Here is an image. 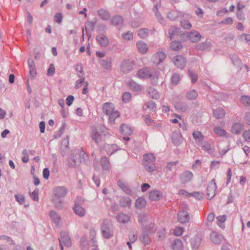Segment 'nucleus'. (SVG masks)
<instances>
[{
	"label": "nucleus",
	"instance_id": "1",
	"mask_svg": "<svg viewBox=\"0 0 250 250\" xmlns=\"http://www.w3.org/2000/svg\"><path fill=\"white\" fill-rule=\"evenodd\" d=\"M53 193L55 197L54 204L55 207L61 209L63 207V202L60 200L64 198L68 193L67 188L64 186L55 187L53 189Z\"/></svg>",
	"mask_w": 250,
	"mask_h": 250
},
{
	"label": "nucleus",
	"instance_id": "2",
	"mask_svg": "<svg viewBox=\"0 0 250 250\" xmlns=\"http://www.w3.org/2000/svg\"><path fill=\"white\" fill-rule=\"evenodd\" d=\"M156 157L152 153L146 154L143 155V165L145 169L149 173H152L156 170L155 165Z\"/></svg>",
	"mask_w": 250,
	"mask_h": 250
},
{
	"label": "nucleus",
	"instance_id": "3",
	"mask_svg": "<svg viewBox=\"0 0 250 250\" xmlns=\"http://www.w3.org/2000/svg\"><path fill=\"white\" fill-rule=\"evenodd\" d=\"M155 70L153 69H149L147 67H144L140 69L137 73V75L139 77L141 78H148L151 77L157 76L155 72L153 75Z\"/></svg>",
	"mask_w": 250,
	"mask_h": 250
},
{
	"label": "nucleus",
	"instance_id": "4",
	"mask_svg": "<svg viewBox=\"0 0 250 250\" xmlns=\"http://www.w3.org/2000/svg\"><path fill=\"white\" fill-rule=\"evenodd\" d=\"M216 188L215 180L213 179L207 186V196L208 199L211 200L216 195Z\"/></svg>",
	"mask_w": 250,
	"mask_h": 250
},
{
	"label": "nucleus",
	"instance_id": "5",
	"mask_svg": "<svg viewBox=\"0 0 250 250\" xmlns=\"http://www.w3.org/2000/svg\"><path fill=\"white\" fill-rule=\"evenodd\" d=\"M167 18L170 20L174 21L178 18L190 19L191 16L189 14H185L178 11H171L168 13Z\"/></svg>",
	"mask_w": 250,
	"mask_h": 250
},
{
	"label": "nucleus",
	"instance_id": "6",
	"mask_svg": "<svg viewBox=\"0 0 250 250\" xmlns=\"http://www.w3.org/2000/svg\"><path fill=\"white\" fill-rule=\"evenodd\" d=\"M173 62L177 68L183 69L186 66L187 60L183 56L177 55L173 57Z\"/></svg>",
	"mask_w": 250,
	"mask_h": 250
},
{
	"label": "nucleus",
	"instance_id": "7",
	"mask_svg": "<svg viewBox=\"0 0 250 250\" xmlns=\"http://www.w3.org/2000/svg\"><path fill=\"white\" fill-rule=\"evenodd\" d=\"M166 56V54L164 52H158L153 55L151 60L154 64H158L165 60Z\"/></svg>",
	"mask_w": 250,
	"mask_h": 250
},
{
	"label": "nucleus",
	"instance_id": "8",
	"mask_svg": "<svg viewBox=\"0 0 250 250\" xmlns=\"http://www.w3.org/2000/svg\"><path fill=\"white\" fill-rule=\"evenodd\" d=\"M59 242L63 243L66 247H70L71 246V240L68 233L65 231H62L60 233V238H59Z\"/></svg>",
	"mask_w": 250,
	"mask_h": 250
},
{
	"label": "nucleus",
	"instance_id": "9",
	"mask_svg": "<svg viewBox=\"0 0 250 250\" xmlns=\"http://www.w3.org/2000/svg\"><path fill=\"white\" fill-rule=\"evenodd\" d=\"M103 236L106 239L110 238L113 236V232L110 230L109 225L104 222L101 228Z\"/></svg>",
	"mask_w": 250,
	"mask_h": 250
},
{
	"label": "nucleus",
	"instance_id": "10",
	"mask_svg": "<svg viewBox=\"0 0 250 250\" xmlns=\"http://www.w3.org/2000/svg\"><path fill=\"white\" fill-rule=\"evenodd\" d=\"M177 218L180 223L185 224L189 222L190 217L187 211L181 210L177 214Z\"/></svg>",
	"mask_w": 250,
	"mask_h": 250
},
{
	"label": "nucleus",
	"instance_id": "11",
	"mask_svg": "<svg viewBox=\"0 0 250 250\" xmlns=\"http://www.w3.org/2000/svg\"><path fill=\"white\" fill-rule=\"evenodd\" d=\"M171 139L173 143L176 146L180 145L183 142V137L179 131H175L173 132Z\"/></svg>",
	"mask_w": 250,
	"mask_h": 250
},
{
	"label": "nucleus",
	"instance_id": "12",
	"mask_svg": "<svg viewBox=\"0 0 250 250\" xmlns=\"http://www.w3.org/2000/svg\"><path fill=\"white\" fill-rule=\"evenodd\" d=\"M96 40L102 47H106L109 44L108 38L104 34H99L96 36Z\"/></svg>",
	"mask_w": 250,
	"mask_h": 250
},
{
	"label": "nucleus",
	"instance_id": "13",
	"mask_svg": "<svg viewBox=\"0 0 250 250\" xmlns=\"http://www.w3.org/2000/svg\"><path fill=\"white\" fill-rule=\"evenodd\" d=\"M193 177V173L189 171H186L181 173L180 178L182 183H187L191 181Z\"/></svg>",
	"mask_w": 250,
	"mask_h": 250
},
{
	"label": "nucleus",
	"instance_id": "14",
	"mask_svg": "<svg viewBox=\"0 0 250 250\" xmlns=\"http://www.w3.org/2000/svg\"><path fill=\"white\" fill-rule=\"evenodd\" d=\"M121 69L124 73H127L132 70L133 67L129 61L125 60L121 64Z\"/></svg>",
	"mask_w": 250,
	"mask_h": 250
},
{
	"label": "nucleus",
	"instance_id": "15",
	"mask_svg": "<svg viewBox=\"0 0 250 250\" xmlns=\"http://www.w3.org/2000/svg\"><path fill=\"white\" fill-rule=\"evenodd\" d=\"M73 210L74 212L80 217H83L85 214V210L80 205L79 202L76 201L73 207Z\"/></svg>",
	"mask_w": 250,
	"mask_h": 250
},
{
	"label": "nucleus",
	"instance_id": "16",
	"mask_svg": "<svg viewBox=\"0 0 250 250\" xmlns=\"http://www.w3.org/2000/svg\"><path fill=\"white\" fill-rule=\"evenodd\" d=\"M244 125L239 123H234L231 127V131L232 133L238 135L241 133L244 129Z\"/></svg>",
	"mask_w": 250,
	"mask_h": 250
},
{
	"label": "nucleus",
	"instance_id": "17",
	"mask_svg": "<svg viewBox=\"0 0 250 250\" xmlns=\"http://www.w3.org/2000/svg\"><path fill=\"white\" fill-rule=\"evenodd\" d=\"M118 186L127 194L131 195L132 191L129 187L128 184L122 181H118Z\"/></svg>",
	"mask_w": 250,
	"mask_h": 250
},
{
	"label": "nucleus",
	"instance_id": "18",
	"mask_svg": "<svg viewBox=\"0 0 250 250\" xmlns=\"http://www.w3.org/2000/svg\"><path fill=\"white\" fill-rule=\"evenodd\" d=\"M116 219L120 223L125 224L130 221V217L123 212H121L117 215Z\"/></svg>",
	"mask_w": 250,
	"mask_h": 250
},
{
	"label": "nucleus",
	"instance_id": "19",
	"mask_svg": "<svg viewBox=\"0 0 250 250\" xmlns=\"http://www.w3.org/2000/svg\"><path fill=\"white\" fill-rule=\"evenodd\" d=\"M188 38L191 42H196L201 40V35L199 32L197 31H193L189 33Z\"/></svg>",
	"mask_w": 250,
	"mask_h": 250
},
{
	"label": "nucleus",
	"instance_id": "20",
	"mask_svg": "<svg viewBox=\"0 0 250 250\" xmlns=\"http://www.w3.org/2000/svg\"><path fill=\"white\" fill-rule=\"evenodd\" d=\"M210 240L211 242L216 244H219L221 243L222 236L216 232L213 231L210 235Z\"/></svg>",
	"mask_w": 250,
	"mask_h": 250
},
{
	"label": "nucleus",
	"instance_id": "21",
	"mask_svg": "<svg viewBox=\"0 0 250 250\" xmlns=\"http://www.w3.org/2000/svg\"><path fill=\"white\" fill-rule=\"evenodd\" d=\"M101 65L106 70H110L111 68L112 59L110 57L105 59H101L99 61Z\"/></svg>",
	"mask_w": 250,
	"mask_h": 250
},
{
	"label": "nucleus",
	"instance_id": "22",
	"mask_svg": "<svg viewBox=\"0 0 250 250\" xmlns=\"http://www.w3.org/2000/svg\"><path fill=\"white\" fill-rule=\"evenodd\" d=\"M91 138L96 144L100 143L102 141V138L100 134L98 132L97 128L93 127L92 128Z\"/></svg>",
	"mask_w": 250,
	"mask_h": 250
},
{
	"label": "nucleus",
	"instance_id": "23",
	"mask_svg": "<svg viewBox=\"0 0 250 250\" xmlns=\"http://www.w3.org/2000/svg\"><path fill=\"white\" fill-rule=\"evenodd\" d=\"M202 239L200 236H196L191 240V246L193 250H197L201 244Z\"/></svg>",
	"mask_w": 250,
	"mask_h": 250
},
{
	"label": "nucleus",
	"instance_id": "24",
	"mask_svg": "<svg viewBox=\"0 0 250 250\" xmlns=\"http://www.w3.org/2000/svg\"><path fill=\"white\" fill-rule=\"evenodd\" d=\"M28 66L29 69V72L31 76L34 77L36 76V69L33 60L31 59H29L27 62Z\"/></svg>",
	"mask_w": 250,
	"mask_h": 250
},
{
	"label": "nucleus",
	"instance_id": "25",
	"mask_svg": "<svg viewBox=\"0 0 250 250\" xmlns=\"http://www.w3.org/2000/svg\"><path fill=\"white\" fill-rule=\"evenodd\" d=\"M101 165L104 170H108L110 167V164L108 158L106 156H103L101 159Z\"/></svg>",
	"mask_w": 250,
	"mask_h": 250
},
{
	"label": "nucleus",
	"instance_id": "26",
	"mask_svg": "<svg viewBox=\"0 0 250 250\" xmlns=\"http://www.w3.org/2000/svg\"><path fill=\"white\" fill-rule=\"evenodd\" d=\"M127 85L130 89L135 91H140L142 90L141 85L133 80H129L127 82Z\"/></svg>",
	"mask_w": 250,
	"mask_h": 250
},
{
	"label": "nucleus",
	"instance_id": "27",
	"mask_svg": "<svg viewBox=\"0 0 250 250\" xmlns=\"http://www.w3.org/2000/svg\"><path fill=\"white\" fill-rule=\"evenodd\" d=\"M136 45L139 51L141 53H146L148 50L147 44L143 41L137 42Z\"/></svg>",
	"mask_w": 250,
	"mask_h": 250
},
{
	"label": "nucleus",
	"instance_id": "28",
	"mask_svg": "<svg viewBox=\"0 0 250 250\" xmlns=\"http://www.w3.org/2000/svg\"><path fill=\"white\" fill-rule=\"evenodd\" d=\"M99 16L103 20L107 21L110 18L109 13L104 9H100L98 11Z\"/></svg>",
	"mask_w": 250,
	"mask_h": 250
},
{
	"label": "nucleus",
	"instance_id": "29",
	"mask_svg": "<svg viewBox=\"0 0 250 250\" xmlns=\"http://www.w3.org/2000/svg\"><path fill=\"white\" fill-rule=\"evenodd\" d=\"M213 115L216 119H222L226 114L225 111L221 108H217L213 110Z\"/></svg>",
	"mask_w": 250,
	"mask_h": 250
},
{
	"label": "nucleus",
	"instance_id": "30",
	"mask_svg": "<svg viewBox=\"0 0 250 250\" xmlns=\"http://www.w3.org/2000/svg\"><path fill=\"white\" fill-rule=\"evenodd\" d=\"M120 205L124 208H130L132 204L131 200L128 197H123L120 201Z\"/></svg>",
	"mask_w": 250,
	"mask_h": 250
},
{
	"label": "nucleus",
	"instance_id": "31",
	"mask_svg": "<svg viewBox=\"0 0 250 250\" xmlns=\"http://www.w3.org/2000/svg\"><path fill=\"white\" fill-rule=\"evenodd\" d=\"M162 196V193L158 190H153L149 193V198L151 200H159Z\"/></svg>",
	"mask_w": 250,
	"mask_h": 250
},
{
	"label": "nucleus",
	"instance_id": "32",
	"mask_svg": "<svg viewBox=\"0 0 250 250\" xmlns=\"http://www.w3.org/2000/svg\"><path fill=\"white\" fill-rule=\"evenodd\" d=\"M105 148L107 153L110 155L120 149L119 147L115 144L107 145L105 146Z\"/></svg>",
	"mask_w": 250,
	"mask_h": 250
},
{
	"label": "nucleus",
	"instance_id": "33",
	"mask_svg": "<svg viewBox=\"0 0 250 250\" xmlns=\"http://www.w3.org/2000/svg\"><path fill=\"white\" fill-rule=\"evenodd\" d=\"M172 248L173 250H183V245L182 242L178 239L175 240L172 244Z\"/></svg>",
	"mask_w": 250,
	"mask_h": 250
},
{
	"label": "nucleus",
	"instance_id": "34",
	"mask_svg": "<svg viewBox=\"0 0 250 250\" xmlns=\"http://www.w3.org/2000/svg\"><path fill=\"white\" fill-rule=\"evenodd\" d=\"M120 131L123 134L125 135H129L132 133L131 127L127 125H122Z\"/></svg>",
	"mask_w": 250,
	"mask_h": 250
},
{
	"label": "nucleus",
	"instance_id": "35",
	"mask_svg": "<svg viewBox=\"0 0 250 250\" xmlns=\"http://www.w3.org/2000/svg\"><path fill=\"white\" fill-rule=\"evenodd\" d=\"M146 202L145 199L142 197L138 198L135 203V207L138 209H141L145 207Z\"/></svg>",
	"mask_w": 250,
	"mask_h": 250
},
{
	"label": "nucleus",
	"instance_id": "36",
	"mask_svg": "<svg viewBox=\"0 0 250 250\" xmlns=\"http://www.w3.org/2000/svg\"><path fill=\"white\" fill-rule=\"evenodd\" d=\"M200 146L205 151H207L208 153L211 154L213 153V151L211 149L210 144L208 142L204 141V140L202 143H200Z\"/></svg>",
	"mask_w": 250,
	"mask_h": 250
},
{
	"label": "nucleus",
	"instance_id": "37",
	"mask_svg": "<svg viewBox=\"0 0 250 250\" xmlns=\"http://www.w3.org/2000/svg\"><path fill=\"white\" fill-rule=\"evenodd\" d=\"M143 108L145 110L149 109L152 110H155L156 108V105L155 102L150 101L149 102H146L143 106Z\"/></svg>",
	"mask_w": 250,
	"mask_h": 250
},
{
	"label": "nucleus",
	"instance_id": "38",
	"mask_svg": "<svg viewBox=\"0 0 250 250\" xmlns=\"http://www.w3.org/2000/svg\"><path fill=\"white\" fill-rule=\"evenodd\" d=\"M182 20L180 21L181 26L185 29H190L192 27V24L189 22L188 18H181Z\"/></svg>",
	"mask_w": 250,
	"mask_h": 250
},
{
	"label": "nucleus",
	"instance_id": "39",
	"mask_svg": "<svg viewBox=\"0 0 250 250\" xmlns=\"http://www.w3.org/2000/svg\"><path fill=\"white\" fill-rule=\"evenodd\" d=\"M113 110H114L113 105L111 104L108 103L104 104L103 105V111L105 114L108 115Z\"/></svg>",
	"mask_w": 250,
	"mask_h": 250
},
{
	"label": "nucleus",
	"instance_id": "40",
	"mask_svg": "<svg viewBox=\"0 0 250 250\" xmlns=\"http://www.w3.org/2000/svg\"><path fill=\"white\" fill-rule=\"evenodd\" d=\"M198 96V94L197 91L194 89H192L187 93L186 98L189 100H192L196 99Z\"/></svg>",
	"mask_w": 250,
	"mask_h": 250
},
{
	"label": "nucleus",
	"instance_id": "41",
	"mask_svg": "<svg viewBox=\"0 0 250 250\" xmlns=\"http://www.w3.org/2000/svg\"><path fill=\"white\" fill-rule=\"evenodd\" d=\"M193 137L197 144H199L200 143H202L204 140L203 135L199 131H195L193 132Z\"/></svg>",
	"mask_w": 250,
	"mask_h": 250
},
{
	"label": "nucleus",
	"instance_id": "42",
	"mask_svg": "<svg viewBox=\"0 0 250 250\" xmlns=\"http://www.w3.org/2000/svg\"><path fill=\"white\" fill-rule=\"evenodd\" d=\"M50 216L55 223L57 225L59 224L61 220V217L55 211L52 210L50 212Z\"/></svg>",
	"mask_w": 250,
	"mask_h": 250
},
{
	"label": "nucleus",
	"instance_id": "43",
	"mask_svg": "<svg viewBox=\"0 0 250 250\" xmlns=\"http://www.w3.org/2000/svg\"><path fill=\"white\" fill-rule=\"evenodd\" d=\"M148 219V216L145 213H140L138 215V221L143 226L146 225Z\"/></svg>",
	"mask_w": 250,
	"mask_h": 250
},
{
	"label": "nucleus",
	"instance_id": "44",
	"mask_svg": "<svg viewBox=\"0 0 250 250\" xmlns=\"http://www.w3.org/2000/svg\"><path fill=\"white\" fill-rule=\"evenodd\" d=\"M148 94L149 96L152 99H157L160 97L159 92L152 88H149L148 89Z\"/></svg>",
	"mask_w": 250,
	"mask_h": 250
},
{
	"label": "nucleus",
	"instance_id": "45",
	"mask_svg": "<svg viewBox=\"0 0 250 250\" xmlns=\"http://www.w3.org/2000/svg\"><path fill=\"white\" fill-rule=\"evenodd\" d=\"M123 18L120 16H115L111 20V22L114 25H120L123 23Z\"/></svg>",
	"mask_w": 250,
	"mask_h": 250
},
{
	"label": "nucleus",
	"instance_id": "46",
	"mask_svg": "<svg viewBox=\"0 0 250 250\" xmlns=\"http://www.w3.org/2000/svg\"><path fill=\"white\" fill-rule=\"evenodd\" d=\"M140 240L145 244H148L150 241L148 234L146 232H143L142 235L140 237Z\"/></svg>",
	"mask_w": 250,
	"mask_h": 250
},
{
	"label": "nucleus",
	"instance_id": "47",
	"mask_svg": "<svg viewBox=\"0 0 250 250\" xmlns=\"http://www.w3.org/2000/svg\"><path fill=\"white\" fill-rule=\"evenodd\" d=\"M170 47L173 50L178 51L182 48V45L180 42L173 41L170 44Z\"/></svg>",
	"mask_w": 250,
	"mask_h": 250
},
{
	"label": "nucleus",
	"instance_id": "48",
	"mask_svg": "<svg viewBox=\"0 0 250 250\" xmlns=\"http://www.w3.org/2000/svg\"><path fill=\"white\" fill-rule=\"evenodd\" d=\"M188 77L191 79V83H195L198 79L197 74L190 69L188 70Z\"/></svg>",
	"mask_w": 250,
	"mask_h": 250
},
{
	"label": "nucleus",
	"instance_id": "49",
	"mask_svg": "<svg viewBox=\"0 0 250 250\" xmlns=\"http://www.w3.org/2000/svg\"><path fill=\"white\" fill-rule=\"evenodd\" d=\"M148 33L149 30L147 28H142L138 31V36L142 39L146 38L148 35Z\"/></svg>",
	"mask_w": 250,
	"mask_h": 250
},
{
	"label": "nucleus",
	"instance_id": "50",
	"mask_svg": "<svg viewBox=\"0 0 250 250\" xmlns=\"http://www.w3.org/2000/svg\"><path fill=\"white\" fill-rule=\"evenodd\" d=\"M120 114L118 111L116 110H113L111 113H110L109 116V120L110 122H113L115 119H116L118 117H119Z\"/></svg>",
	"mask_w": 250,
	"mask_h": 250
},
{
	"label": "nucleus",
	"instance_id": "51",
	"mask_svg": "<svg viewBox=\"0 0 250 250\" xmlns=\"http://www.w3.org/2000/svg\"><path fill=\"white\" fill-rule=\"evenodd\" d=\"M171 80L172 84H177L180 80V75L177 73H174L171 76Z\"/></svg>",
	"mask_w": 250,
	"mask_h": 250
},
{
	"label": "nucleus",
	"instance_id": "52",
	"mask_svg": "<svg viewBox=\"0 0 250 250\" xmlns=\"http://www.w3.org/2000/svg\"><path fill=\"white\" fill-rule=\"evenodd\" d=\"M213 130L216 134L220 136H224L226 133L225 130L219 126L214 127Z\"/></svg>",
	"mask_w": 250,
	"mask_h": 250
},
{
	"label": "nucleus",
	"instance_id": "53",
	"mask_svg": "<svg viewBox=\"0 0 250 250\" xmlns=\"http://www.w3.org/2000/svg\"><path fill=\"white\" fill-rule=\"evenodd\" d=\"M39 189L36 188L32 192H30L31 198L34 200L38 201L39 200Z\"/></svg>",
	"mask_w": 250,
	"mask_h": 250
},
{
	"label": "nucleus",
	"instance_id": "54",
	"mask_svg": "<svg viewBox=\"0 0 250 250\" xmlns=\"http://www.w3.org/2000/svg\"><path fill=\"white\" fill-rule=\"evenodd\" d=\"M210 46V42H202L199 43L198 46V49L199 50H205L206 49L208 48Z\"/></svg>",
	"mask_w": 250,
	"mask_h": 250
},
{
	"label": "nucleus",
	"instance_id": "55",
	"mask_svg": "<svg viewBox=\"0 0 250 250\" xmlns=\"http://www.w3.org/2000/svg\"><path fill=\"white\" fill-rule=\"evenodd\" d=\"M132 98V95L129 92H125L122 96V100L125 103H128Z\"/></svg>",
	"mask_w": 250,
	"mask_h": 250
},
{
	"label": "nucleus",
	"instance_id": "56",
	"mask_svg": "<svg viewBox=\"0 0 250 250\" xmlns=\"http://www.w3.org/2000/svg\"><path fill=\"white\" fill-rule=\"evenodd\" d=\"M122 37L125 40H131L133 39V34L132 32L128 31L123 33Z\"/></svg>",
	"mask_w": 250,
	"mask_h": 250
},
{
	"label": "nucleus",
	"instance_id": "57",
	"mask_svg": "<svg viewBox=\"0 0 250 250\" xmlns=\"http://www.w3.org/2000/svg\"><path fill=\"white\" fill-rule=\"evenodd\" d=\"M177 28L176 26H171L168 31L169 37L170 40L173 39V36L177 32Z\"/></svg>",
	"mask_w": 250,
	"mask_h": 250
},
{
	"label": "nucleus",
	"instance_id": "58",
	"mask_svg": "<svg viewBox=\"0 0 250 250\" xmlns=\"http://www.w3.org/2000/svg\"><path fill=\"white\" fill-rule=\"evenodd\" d=\"M177 109L181 111V112H185L188 109V105L183 103L179 104L176 105Z\"/></svg>",
	"mask_w": 250,
	"mask_h": 250
},
{
	"label": "nucleus",
	"instance_id": "59",
	"mask_svg": "<svg viewBox=\"0 0 250 250\" xmlns=\"http://www.w3.org/2000/svg\"><path fill=\"white\" fill-rule=\"evenodd\" d=\"M190 196H193L198 200H201L204 197V194L200 192H193L190 193Z\"/></svg>",
	"mask_w": 250,
	"mask_h": 250
},
{
	"label": "nucleus",
	"instance_id": "60",
	"mask_svg": "<svg viewBox=\"0 0 250 250\" xmlns=\"http://www.w3.org/2000/svg\"><path fill=\"white\" fill-rule=\"evenodd\" d=\"M155 16L159 21L160 23H161L162 24H166V21L164 18L162 16L161 14L159 12V11H156L155 12Z\"/></svg>",
	"mask_w": 250,
	"mask_h": 250
},
{
	"label": "nucleus",
	"instance_id": "61",
	"mask_svg": "<svg viewBox=\"0 0 250 250\" xmlns=\"http://www.w3.org/2000/svg\"><path fill=\"white\" fill-rule=\"evenodd\" d=\"M15 198L16 200L21 205L23 204L25 202V198L23 195L15 194Z\"/></svg>",
	"mask_w": 250,
	"mask_h": 250
},
{
	"label": "nucleus",
	"instance_id": "62",
	"mask_svg": "<svg viewBox=\"0 0 250 250\" xmlns=\"http://www.w3.org/2000/svg\"><path fill=\"white\" fill-rule=\"evenodd\" d=\"M184 231V229L183 227H178L176 228L174 231L173 233L176 236H180L182 234L183 232Z\"/></svg>",
	"mask_w": 250,
	"mask_h": 250
},
{
	"label": "nucleus",
	"instance_id": "63",
	"mask_svg": "<svg viewBox=\"0 0 250 250\" xmlns=\"http://www.w3.org/2000/svg\"><path fill=\"white\" fill-rule=\"evenodd\" d=\"M241 101L245 105H250V97L243 96L241 97Z\"/></svg>",
	"mask_w": 250,
	"mask_h": 250
},
{
	"label": "nucleus",
	"instance_id": "64",
	"mask_svg": "<svg viewBox=\"0 0 250 250\" xmlns=\"http://www.w3.org/2000/svg\"><path fill=\"white\" fill-rule=\"evenodd\" d=\"M243 137L246 141L250 142V129L244 131Z\"/></svg>",
	"mask_w": 250,
	"mask_h": 250
}]
</instances>
